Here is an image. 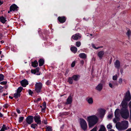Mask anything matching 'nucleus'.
I'll return each mask as SVG.
<instances>
[{"label": "nucleus", "instance_id": "nucleus-1", "mask_svg": "<svg viewBox=\"0 0 131 131\" xmlns=\"http://www.w3.org/2000/svg\"><path fill=\"white\" fill-rule=\"evenodd\" d=\"M87 120L88 123L89 128H91L97 123L98 119L96 116L93 115L88 117Z\"/></svg>", "mask_w": 131, "mask_h": 131}, {"label": "nucleus", "instance_id": "nucleus-2", "mask_svg": "<svg viewBox=\"0 0 131 131\" xmlns=\"http://www.w3.org/2000/svg\"><path fill=\"white\" fill-rule=\"evenodd\" d=\"M116 128L119 130L126 129L128 127V122L127 121H122L121 123H117L116 124Z\"/></svg>", "mask_w": 131, "mask_h": 131}, {"label": "nucleus", "instance_id": "nucleus-3", "mask_svg": "<svg viewBox=\"0 0 131 131\" xmlns=\"http://www.w3.org/2000/svg\"><path fill=\"white\" fill-rule=\"evenodd\" d=\"M120 113L122 117L125 119H127L129 116V111L127 109L122 108Z\"/></svg>", "mask_w": 131, "mask_h": 131}, {"label": "nucleus", "instance_id": "nucleus-4", "mask_svg": "<svg viewBox=\"0 0 131 131\" xmlns=\"http://www.w3.org/2000/svg\"><path fill=\"white\" fill-rule=\"evenodd\" d=\"M80 123L81 128L84 130L87 129L88 126L87 123L85 120L83 119H80Z\"/></svg>", "mask_w": 131, "mask_h": 131}, {"label": "nucleus", "instance_id": "nucleus-5", "mask_svg": "<svg viewBox=\"0 0 131 131\" xmlns=\"http://www.w3.org/2000/svg\"><path fill=\"white\" fill-rule=\"evenodd\" d=\"M98 112L97 113V115L98 117L101 118H102L105 114V110L101 108H100L98 110Z\"/></svg>", "mask_w": 131, "mask_h": 131}, {"label": "nucleus", "instance_id": "nucleus-6", "mask_svg": "<svg viewBox=\"0 0 131 131\" xmlns=\"http://www.w3.org/2000/svg\"><path fill=\"white\" fill-rule=\"evenodd\" d=\"M42 86L41 83H36L35 85V90L37 92L39 93L40 91Z\"/></svg>", "mask_w": 131, "mask_h": 131}, {"label": "nucleus", "instance_id": "nucleus-7", "mask_svg": "<svg viewBox=\"0 0 131 131\" xmlns=\"http://www.w3.org/2000/svg\"><path fill=\"white\" fill-rule=\"evenodd\" d=\"M34 118L35 122L36 123L40 125L41 124V121L40 120V117L39 115H37L35 116Z\"/></svg>", "mask_w": 131, "mask_h": 131}, {"label": "nucleus", "instance_id": "nucleus-8", "mask_svg": "<svg viewBox=\"0 0 131 131\" xmlns=\"http://www.w3.org/2000/svg\"><path fill=\"white\" fill-rule=\"evenodd\" d=\"M81 36L79 33H78L73 35L72 36V38L75 40H77L81 38Z\"/></svg>", "mask_w": 131, "mask_h": 131}, {"label": "nucleus", "instance_id": "nucleus-9", "mask_svg": "<svg viewBox=\"0 0 131 131\" xmlns=\"http://www.w3.org/2000/svg\"><path fill=\"white\" fill-rule=\"evenodd\" d=\"M26 121L28 124H31L33 121V116H29L26 118Z\"/></svg>", "mask_w": 131, "mask_h": 131}, {"label": "nucleus", "instance_id": "nucleus-10", "mask_svg": "<svg viewBox=\"0 0 131 131\" xmlns=\"http://www.w3.org/2000/svg\"><path fill=\"white\" fill-rule=\"evenodd\" d=\"M131 96L129 92L128 91L126 93L125 100L126 101H129L130 100Z\"/></svg>", "mask_w": 131, "mask_h": 131}, {"label": "nucleus", "instance_id": "nucleus-11", "mask_svg": "<svg viewBox=\"0 0 131 131\" xmlns=\"http://www.w3.org/2000/svg\"><path fill=\"white\" fill-rule=\"evenodd\" d=\"M18 7L15 4H13L10 7V11H17V10Z\"/></svg>", "mask_w": 131, "mask_h": 131}, {"label": "nucleus", "instance_id": "nucleus-12", "mask_svg": "<svg viewBox=\"0 0 131 131\" xmlns=\"http://www.w3.org/2000/svg\"><path fill=\"white\" fill-rule=\"evenodd\" d=\"M20 83L21 85L24 87H26L28 84V81L26 79L22 80L20 82Z\"/></svg>", "mask_w": 131, "mask_h": 131}, {"label": "nucleus", "instance_id": "nucleus-13", "mask_svg": "<svg viewBox=\"0 0 131 131\" xmlns=\"http://www.w3.org/2000/svg\"><path fill=\"white\" fill-rule=\"evenodd\" d=\"M58 19L59 21L60 22V23H63L65 22L66 19L64 16H59L58 17Z\"/></svg>", "mask_w": 131, "mask_h": 131}, {"label": "nucleus", "instance_id": "nucleus-14", "mask_svg": "<svg viewBox=\"0 0 131 131\" xmlns=\"http://www.w3.org/2000/svg\"><path fill=\"white\" fill-rule=\"evenodd\" d=\"M103 87V84L101 83H100L96 86L95 89L97 90L100 92L102 90Z\"/></svg>", "mask_w": 131, "mask_h": 131}, {"label": "nucleus", "instance_id": "nucleus-15", "mask_svg": "<svg viewBox=\"0 0 131 131\" xmlns=\"http://www.w3.org/2000/svg\"><path fill=\"white\" fill-rule=\"evenodd\" d=\"M72 102V98L71 95L69 96L67 100V102L65 104L66 105L71 104Z\"/></svg>", "mask_w": 131, "mask_h": 131}, {"label": "nucleus", "instance_id": "nucleus-16", "mask_svg": "<svg viewBox=\"0 0 131 131\" xmlns=\"http://www.w3.org/2000/svg\"><path fill=\"white\" fill-rule=\"evenodd\" d=\"M105 52L103 51H99L97 54V55L99 58L101 59L103 56Z\"/></svg>", "mask_w": 131, "mask_h": 131}, {"label": "nucleus", "instance_id": "nucleus-17", "mask_svg": "<svg viewBox=\"0 0 131 131\" xmlns=\"http://www.w3.org/2000/svg\"><path fill=\"white\" fill-rule=\"evenodd\" d=\"M126 101L125 100H124L121 103L122 107L123 109H126V108L127 107V103Z\"/></svg>", "mask_w": 131, "mask_h": 131}, {"label": "nucleus", "instance_id": "nucleus-18", "mask_svg": "<svg viewBox=\"0 0 131 131\" xmlns=\"http://www.w3.org/2000/svg\"><path fill=\"white\" fill-rule=\"evenodd\" d=\"M86 100L89 104H93V100L92 98L88 97L87 98Z\"/></svg>", "mask_w": 131, "mask_h": 131}, {"label": "nucleus", "instance_id": "nucleus-19", "mask_svg": "<svg viewBox=\"0 0 131 131\" xmlns=\"http://www.w3.org/2000/svg\"><path fill=\"white\" fill-rule=\"evenodd\" d=\"M114 64L115 67L117 68L118 69L120 66V62L118 60H116Z\"/></svg>", "mask_w": 131, "mask_h": 131}, {"label": "nucleus", "instance_id": "nucleus-20", "mask_svg": "<svg viewBox=\"0 0 131 131\" xmlns=\"http://www.w3.org/2000/svg\"><path fill=\"white\" fill-rule=\"evenodd\" d=\"M79 57L83 59H85L86 57V54L83 53H80L79 55Z\"/></svg>", "mask_w": 131, "mask_h": 131}, {"label": "nucleus", "instance_id": "nucleus-21", "mask_svg": "<svg viewBox=\"0 0 131 131\" xmlns=\"http://www.w3.org/2000/svg\"><path fill=\"white\" fill-rule=\"evenodd\" d=\"M79 76L78 75H73L72 77V78L75 81H78L79 78Z\"/></svg>", "mask_w": 131, "mask_h": 131}, {"label": "nucleus", "instance_id": "nucleus-22", "mask_svg": "<svg viewBox=\"0 0 131 131\" xmlns=\"http://www.w3.org/2000/svg\"><path fill=\"white\" fill-rule=\"evenodd\" d=\"M0 21L3 23H4L6 21V18L3 16L0 17Z\"/></svg>", "mask_w": 131, "mask_h": 131}, {"label": "nucleus", "instance_id": "nucleus-23", "mask_svg": "<svg viewBox=\"0 0 131 131\" xmlns=\"http://www.w3.org/2000/svg\"><path fill=\"white\" fill-rule=\"evenodd\" d=\"M119 109H117L115 111V117H117L119 115Z\"/></svg>", "mask_w": 131, "mask_h": 131}, {"label": "nucleus", "instance_id": "nucleus-24", "mask_svg": "<svg viewBox=\"0 0 131 131\" xmlns=\"http://www.w3.org/2000/svg\"><path fill=\"white\" fill-rule=\"evenodd\" d=\"M71 50L73 52L75 53L77 52V49L75 47H72L71 48Z\"/></svg>", "mask_w": 131, "mask_h": 131}, {"label": "nucleus", "instance_id": "nucleus-25", "mask_svg": "<svg viewBox=\"0 0 131 131\" xmlns=\"http://www.w3.org/2000/svg\"><path fill=\"white\" fill-rule=\"evenodd\" d=\"M32 66L34 67H36L38 65V63L37 61H35L34 62H32Z\"/></svg>", "mask_w": 131, "mask_h": 131}, {"label": "nucleus", "instance_id": "nucleus-26", "mask_svg": "<svg viewBox=\"0 0 131 131\" xmlns=\"http://www.w3.org/2000/svg\"><path fill=\"white\" fill-rule=\"evenodd\" d=\"M38 62L39 63V65L40 66H41L44 64V61L42 59H40L39 60Z\"/></svg>", "mask_w": 131, "mask_h": 131}, {"label": "nucleus", "instance_id": "nucleus-27", "mask_svg": "<svg viewBox=\"0 0 131 131\" xmlns=\"http://www.w3.org/2000/svg\"><path fill=\"white\" fill-rule=\"evenodd\" d=\"M99 131H106L105 127L103 125L101 126Z\"/></svg>", "mask_w": 131, "mask_h": 131}, {"label": "nucleus", "instance_id": "nucleus-28", "mask_svg": "<svg viewBox=\"0 0 131 131\" xmlns=\"http://www.w3.org/2000/svg\"><path fill=\"white\" fill-rule=\"evenodd\" d=\"M20 93L17 92L14 94V97L16 98H17L20 96Z\"/></svg>", "mask_w": 131, "mask_h": 131}, {"label": "nucleus", "instance_id": "nucleus-29", "mask_svg": "<svg viewBox=\"0 0 131 131\" xmlns=\"http://www.w3.org/2000/svg\"><path fill=\"white\" fill-rule=\"evenodd\" d=\"M73 79L72 77H69L68 78V82L69 83L72 84L73 83Z\"/></svg>", "mask_w": 131, "mask_h": 131}, {"label": "nucleus", "instance_id": "nucleus-30", "mask_svg": "<svg viewBox=\"0 0 131 131\" xmlns=\"http://www.w3.org/2000/svg\"><path fill=\"white\" fill-rule=\"evenodd\" d=\"M52 130V127L50 126H47L46 131H51Z\"/></svg>", "mask_w": 131, "mask_h": 131}, {"label": "nucleus", "instance_id": "nucleus-31", "mask_svg": "<svg viewBox=\"0 0 131 131\" xmlns=\"http://www.w3.org/2000/svg\"><path fill=\"white\" fill-rule=\"evenodd\" d=\"M23 89V88L22 87H19L18 88L17 90V92L20 93L21 92L22 90Z\"/></svg>", "mask_w": 131, "mask_h": 131}, {"label": "nucleus", "instance_id": "nucleus-32", "mask_svg": "<svg viewBox=\"0 0 131 131\" xmlns=\"http://www.w3.org/2000/svg\"><path fill=\"white\" fill-rule=\"evenodd\" d=\"M76 46L77 47H79L81 45V42L80 41H77L76 43Z\"/></svg>", "mask_w": 131, "mask_h": 131}, {"label": "nucleus", "instance_id": "nucleus-33", "mask_svg": "<svg viewBox=\"0 0 131 131\" xmlns=\"http://www.w3.org/2000/svg\"><path fill=\"white\" fill-rule=\"evenodd\" d=\"M4 76L2 74H0V81H2L4 80Z\"/></svg>", "mask_w": 131, "mask_h": 131}, {"label": "nucleus", "instance_id": "nucleus-34", "mask_svg": "<svg viewBox=\"0 0 131 131\" xmlns=\"http://www.w3.org/2000/svg\"><path fill=\"white\" fill-rule=\"evenodd\" d=\"M110 83H112L114 86L118 85L116 81H111Z\"/></svg>", "mask_w": 131, "mask_h": 131}, {"label": "nucleus", "instance_id": "nucleus-35", "mask_svg": "<svg viewBox=\"0 0 131 131\" xmlns=\"http://www.w3.org/2000/svg\"><path fill=\"white\" fill-rule=\"evenodd\" d=\"M43 106L44 107V108H42V110H45L46 108V103L45 102H43Z\"/></svg>", "mask_w": 131, "mask_h": 131}, {"label": "nucleus", "instance_id": "nucleus-36", "mask_svg": "<svg viewBox=\"0 0 131 131\" xmlns=\"http://www.w3.org/2000/svg\"><path fill=\"white\" fill-rule=\"evenodd\" d=\"M24 118V117H21L19 118V123H20L22 122Z\"/></svg>", "mask_w": 131, "mask_h": 131}, {"label": "nucleus", "instance_id": "nucleus-37", "mask_svg": "<svg viewBox=\"0 0 131 131\" xmlns=\"http://www.w3.org/2000/svg\"><path fill=\"white\" fill-rule=\"evenodd\" d=\"M37 126L36 124H33L31 125V127L34 128H35L36 126Z\"/></svg>", "mask_w": 131, "mask_h": 131}, {"label": "nucleus", "instance_id": "nucleus-38", "mask_svg": "<svg viewBox=\"0 0 131 131\" xmlns=\"http://www.w3.org/2000/svg\"><path fill=\"white\" fill-rule=\"evenodd\" d=\"M107 128L108 129H111L112 128V126L110 124L107 125Z\"/></svg>", "mask_w": 131, "mask_h": 131}, {"label": "nucleus", "instance_id": "nucleus-39", "mask_svg": "<svg viewBox=\"0 0 131 131\" xmlns=\"http://www.w3.org/2000/svg\"><path fill=\"white\" fill-rule=\"evenodd\" d=\"M109 85L110 87L112 88L114 87L115 86L112 83H109Z\"/></svg>", "mask_w": 131, "mask_h": 131}, {"label": "nucleus", "instance_id": "nucleus-40", "mask_svg": "<svg viewBox=\"0 0 131 131\" xmlns=\"http://www.w3.org/2000/svg\"><path fill=\"white\" fill-rule=\"evenodd\" d=\"M117 76L116 75H115L113 76V79L114 80H116L117 79Z\"/></svg>", "mask_w": 131, "mask_h": 131}, {"label": "nucleus", "instance_id": "nucleus-41", "mask_svg": "<svg viewBox=\"0 0 131 131\" xmlns=\"http://www.w3.org/2000/svg\"><path fill=\"white\" fill-rule=\"evenodd\" d=\"M130 34H131V32L129 30H128L127 33H126V34L128 36V37H129Z\"/></svg>", "mask_w": 131, "mask_h": 131}, {"label": "nucleus", "instance_id": "nucleus-42", "mask_svg": "<svg viewBox=\"0 0 131 131\" xmlns=\"http://www.w3.org/2000/svg\"><path fill=\"white\" fill-rule=\"evenodd\" d=\"M7 83L6 81H3L0 83V84L2 85H6Z\"/></svg>", "mask_w": 131, "mask_h": 131}, {"label": "nucleus", "instance_id": "nucleus-43", "mask_svg": "<svg viewBox=\"0 0 131 131\" xmlns=\"http://www.w3.org/2000/svg\"><path fill=\"white\" fill-rule=\"evenodd\" d=\"M75 61H73L72 62V63L71 64V66L72 67H74L75 65Z\"/></svg>", "mask_w": 131, "mask_h": 131}, {"label": "nucleus", "instance_id": "nucleus-44", "mask_svg": "<svg viewBox=\"0 0 131 131\" xmlns=\"http://www.w3.org/2000/svg\"><path fill=\"white\" fill-rule=\"evenodd\" d=\"M41 100V99L40 98H38L37 99L35 100H34V102H37L38 101H40Z\"/></svg>", "mask_w": 131, "mask_h": 131}, {"label": "nucleus", "instance_id": "nucleus-45", "mask_svg": "<svg viewBox=\"0 0 131 131\" xmlns=\"http://www.w3.org/2000/svg\"><path fill=\"white\" fill-rule=\"evenodd\" d=\"M97 128V127H95L90 131H96Z\"/></svg>", "mask_w": 131, "mask_h": 131}, {"label": "nucleus", "instance_id": "nucleus-46", "mask_svg": "<svg viewBox=\"0 0 131 131\" xmlns=\"http://www.w3.org/2000/svg\"><path fill=\"white\" fill-rule=\"evenodd\" d=\"M122 82V80L121 78H120L118 82L120 84H121Z\"/></svg>", "mask_w": 131, "mask_h": 131}, {"label": "nucleus", "instance_id": "nucleus-47", "mask_svg": "<svg viewBox=\"0 0 131 131\" xmlns=\"http://www.w3.org/2000/svg\"><path fill=\"white\" fill-rule=\"evenodd\" d=\"M6 128V126L5 125H3V127H2L1 129L3 130H5V129Z\"/></svg>", "mask_w": 131, "mask_h": 131}, {"label": "nucleus", "instance_id": "nucleus-48", "mask_svg": "<svg viewBox=\"0 0 131 131\" xmlns=\"http://www.w3.org/2000/svg\"><path fill=\"white\" fill-rule=\"evenodd\" d=\"M28 92H29V94L30 95H31L32 93V91L30 90H28Z\"/></svg>", "mask_w": 131, "mask_h": 131}, {"label": "nucleus", "instance_id": "nucleus-49", "mask_svg": "<svg viewBox=\"0 0 131 131\" xmlns=\"http://www.w3.org/2000/svg\"><path fill=\"white\" fill-rule=\"evenodd\" d=\"M3 87L1 86H0V92H2L3 91Z\"/></svg>", "mask_w": 131, "mask_h": 131}, {"label": "nucleus", "instance_id": "nucleus-50", "mask_svg": "<svg viewBox=\"0 0 131 131\" xmlns=\"http://www.w3.org/2000/svg\"><path fill=\"white\" fill-rule=\"evenodd\" d=\"M92 47H93L94 48L96 49H99V48H100V47H98L97 48H96V47H95V46L94 45H92Z\"/></svg>", "mask_w": 131, "mask_h": 131}, {"label": "nucleus", "instance_id": "nucleus-51", "mask_svg": "<svg viewBox=\"0 0 131 131\" xmlns=\"http://www.w3.org/2000/svg\"><path fill=\"white\" fill-rule=\"evenodd\" d=\"M31 72L32 73H35L36 72V70H31Z\"/></svg>", "mask_w": 131, "mask_h": 131}, {"label": "nucleus", "instance_id": "nucleus-52", "mask_svg": "<svg viewBox=\"0 0 131 131\" xmlns=\"http://www.w3.org/2000/svg\"><path fill=\"white\" fill-rule=\"evenodd\" d=\"M9 105L7 104H5L4 106V107L5 108H7L8 107Z\"/></svg>", "mask_w": 131, "mask_h": 131}, {"label": "nucleus", "instance_id": "nucleus-53", "mask_svg": "<svg viewBox=\"0 0 131 131\" xmlns=\"http://www.w3.org/2000/svg\"><path fill=\"white\" fill-rule=\"evenodd\" d=\"M112 117V115L110 114L108 115V117L109 118H111Z\"/></svg>", "mask_w": 131, "mask_h": 131}, {"label": "nucleus", "instance_id": "nucleus-54", "mask_svg": "<svg viewBox=\"0 0 131 131\" xmlns=\"http://www.w3.org/2000/svg\"><path fill=\"white\" fill-rule=\"evenodd\" d=\"M128 106H129V107L130 108H131V101L129 102V105H128Z\"/></svg>", "mask_w": 131, "mask_h": 131}, {"label": "nucleus", "instance_id": "nucleus-55", "mask_svg": "<svg viewBox=\"0 0 131 131\" xmlns=\"http://www.w3.org/2000/svg\"><path fill=\"white\" fill-rule=\"evenodd\" d=\"M35 70L36 71V72H38L39 70V68H38V67L36 68Z\"/></svg>", "mask_w": 131, "mask_h": 131}, {"label": "nucleus", "instance_id": "nucleus-56", "mask_svg": "<svg viewBox=\"0 0 131 131\" xmlns=\"http://www.w3.org/2000/svg\"><path fill=\"white\" fill-rule=\"evenodd\" d=\"M84 62L83 60H81L80 61L81 64L82 65L84 63Z\"/></svg>", "mask_w": 131, "mask_h": 131}, {"label": "nucleus", "instance_id": "nucleus-57", "mask_svg": "<svg viewBox=\"0 0 131 131\" xmlns=\"http://www.w3.org/2000/svg\"><path fill=\"white\" fill-rule=\"evenodd\" d=\"M16 110H17V113H18L19 114V113H20V110L19 109H16Z\"/></svg>", "mask_w": 131, "mask_h": 131}, {"label": "nucleus", "instance_id": "nucleus-58", "mask_svg": "<svg viewBox=\"0 0 131 131\" xmlns=\"http://www.w3.org/2000/svg\"><path fill=\"white\" fill-rule=\"evenodd\" d=\"M125 131H131V128L128 129L127 130H126Z\"/></svg>", "mask_w": 131, "mask_h": 131}, {"label": "nucleus", "instance_id": "nucleus-59", "mask_svg": "<svg viewBox=\"0 0 131 131\" xmlns=\"http://www.w3.org/2000/svg\"><path fill=\"white\" fill-rule=\"evenodd\" d=\"M113 121L115 123H116L117 122V121L116 119H113Z\"/></svg>", "mask_w": 131, "mask_h": 131}, {"label": "nucleus", "instance_id": "nucleus-60", "mask_svg": "<svg viewBox=\"0 0 131 131\" xmlns=\"http://www.w3.org/2000/svg\"><path fill=\"white\" fill-rule=\"evenodd\" d=\"M3 116V115L0 112V117H2Z\"/></svg>", "mask_w": 131, "mask_h": 131}, {"label": "nucleus", "instance_id": "nucleus-61", "mask_svg": "<svg viewBox=\"0 0 131 131\" xmlns=\"http://www.w3.org/2000/svg\"><path fill=\"white\" fill-rule=\"evenodd\" d=\"M130 118L131 119V110H130Z\"/></svg>", "mask_w": 131, "mask_h": 131}, {"label": "nucleus", "instance_id": "nucleus-62", "mask_svg": "<svg viewBox=\"0 0 131 131\" xmlns=\"http://www.w3.org/2000/svg\"><path fill=\"white\" fill-rule=\"evenodd\" d=\"M4 41L3 40L1 41V42L2 43H4Z\"/></svg>", "mask_w": 131, "mask_h": 131}, {"label": "nucleus", "instance_id": "nucleus-63", "mask_svg": "<svg viewBox=\"0 0 131 131\" xmlns=\"http://www.w3.org/2000/svg\"><path fill=\"white\" fill-rule=\"evenodd\" d=\"M9 98L10 99H13V97H11V96H9Z\"/></svg>", "mask_w": 131, "mask_h": 131}, {"label": "nucleus", "instance_id": "nucleus-64", "mask_svg": "<svg viewBox=\"0 0 131 131\" xmlns=\"http://www.w3.org/2000/svg\"><path fill=\"white\" fill-rule=\"evenodd\" d=\"M3 4V2L0 1V5Z\"/></svg>", "mask_w": 131, "mask_h": 131}]
</instances>
